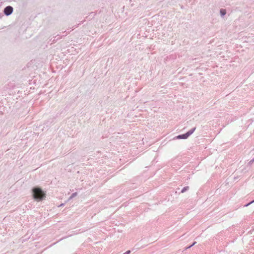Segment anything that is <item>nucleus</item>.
<instances>
[{"instance_id":"f257e3e1","label":"nucleus","mask_w":254,"mask_h":254,"mask_svg":"<svg viewBox=\"0 0 254 254\" xmlns=\"http://www.w3.org/2000/svg\"><path fill=\"white\" fill-rule=\"evenodd\" d=\"M33 193L34 199L38 201L42 200L45 197V194L39 188H34L33 189Z\"/></svg>"},{"instance_id":"f03ea898","label":"nucleus","mask_w":254,"mask_h":254,"mask_svg":"<svg viewBox=\"0 0 254 254\" xmlns=\"http://www.w3.org/2000/svg\"><path fill=\"white\" fill-rule=\"evenodd\" d=\"M13 10V9L12 6H7L4 8L3 12L5 15L8 16L12 13Z\"/></svg>"},{"instance_id":"7ed1b4c3","label":"nucleus","mask_w":254,"mask_h":254,"mask_svg":"<svg viewBox=\"0 0 254 254\" xmlns=\"http://www.w3.org/2000/svg\"><path fill=\"white\" fill-rule=\"evenodd\" d=\"M189 136L188 134L187 133V132H186V133H184L183 134H180V135L177 136L176 137V138L177 139H187Z\"/></svg>"},{"instance_id":"20e7f679","label":"nucleus","mask_w":254,"mask_h":254,"mask_svg":"<svg viewBox=\"0 0 254 254\" xmlns=\"http://www.w3.org/2000/svg\"><path fill=\"white\" fill-rule=\"evenodd\" d=\"M220 14L222 16H224L226 14V10L225 9H221L220 11Z\"/></svg>"},{"instance_id":"39448f33","label":"nucleus","mask_w":254,"mask_h":254,"mask_svg":"<svg viewBox=\"0 0 254 254\" xmlns=\"http://www.w3.org/2000/svg\"><path fill=\"white\" fill-rule=\"evenodd\" d=\"M195 129H196L195 127H193V128H191V129H190V130H189L187 132V133L188 134L189 136H190L191 134H192L193 133V132L195 131Z\"/></svg>"},{"instance_id":"423d86ee","label":"nucleus","mask_w":254,"mask_h":254,"mask_svg":"<svg viewBox=\"0 0 254 254\" xmlns=\"http://www.w3.org/2000/svg\"><path fill=\"white\" fill-rule=\"evenodd\" d=\"M189 189V186H186V187H184L182 189V190H181V192L182 193H184L186 191L188 190Z\"/></svg>"},{"instance_id":"0eeeda50","label":"nucleus","mask_w":254,"mask_h":254,"mask_svg":"<svg viewBox=\"0 0 254 254\" xmlns=\"http://www.w3.org/2000/svg\"><path fill=\"white\" fill-rule=\"evenodd\" d=\"M77 193L76 192L73 193L71 195V196L69 197V200H70V199H71L72 198H73L74 197L76 196L77 195Z\"/></svg>"},{"instance_id":"6e6552de","label":"nucleus","mask_w":254,"mask_h":254,"mask_svg":"<svg viewBox=\"0 0 254 254\" xmlns=\"http://www.w3.org/2000/svg\"><path fill=\"white\" fill-rule=\"evenodd\" d=\"M62 38V36H61V35H58L57 36H56L55 37V38H56V39H54V40H53V42H55V41H56L58 40L59 39H61Z\"/></svg>"},{"instance_id":"1a4fd4ad","label":"nucleus","mask_w":254,"mask_h":254,"mask_svg":"<svg viewBox=\"0 0 254 254\" xmlns=\"http://www.w3.org/2000/svg\"><path fill=\"white\" fill-rule=\"evenodd\" d=\"M254 202V199L253 200L250 201V202L245 204L244 206L247 207V206H249L250 204L253 203Z\"/></svg>"},{"instance_id":"9d476101","label":"nucleus","mask_w":254,"mask_h":254,"mask_svg":"<svg viewBox=\"0 0 254 254\" xmlns=\"http://www.w3.org/2000/svg\"><path fill=\"white\" fill-rule=\"evenodd\" d=\"M196 244V242H194L193 243V244L192 245H191L190 246H189L188 247H187V249H189L190 248H191L192 246H193V245H194L195 244Z\"/></svg>"},{"instance_id":"9b49d317","label":"nucleus","mask_w":254,"mask_h":254,"mask_svg":"<svg viewBox=\"0 0 254 254\" xmlns=\"http://www.w3.org/2000/svg\"><path fill=\"white\" fill-rule=\"evenodd\" d=\"M254 162V158H253L250 162H249V164H252V163H253Z\"/></svg>"},{"instance_id":"f8f14e48","label":"nucleus","mask_w":254,"mask_h":254,"mask_svg":"<svg viewBox=\"0 0 254 254\" xmlns=\"http://www.w3.org/2000/svg\"><path fill=\"white\" fill-rule=\"evenodd\" d=\"M130 253V251H127V252H126L125 253H124L123 254H129Z\"/></svg>"},{"instance_id":"ddd939ff","label":"nucleus","mask_w":254,"mask_h":254,"mask_svg":"<svg viewBox=\"0 0 254 254\" xmlns=\"http://www.w3.org/2000/svg\"><path fill=\"white\" fill-rule=\"evenodd\" d=\"M75 27H76V26H75L74 27H73V28H72L71 30H73Z\"/></svg>"},{"instance_id":"4468645a","label":"nucleus","mask_w":254,"mask_h":254,"mask_svg":"<svg viewBox=\"0 0 254 254\" xmlns=\"http://www.w3.org/2000/svg\"><path fill=\"white\" fill-rule=\"evenodd\" d=\"M63 205H64V204H61L59 206H63Z\"/></svg>"},{"instance_id":"2eb2a0df","label":"nucleus","mask_w":254,"mask_h":254,"mask_svg":"<svg viewBox=\"0 0 254 254\" xmlns=\"http://www.w3.org/2000/svg\"><path fill=\"white\" fill-rule=\"evenodd\" d=\"M68 32H66L65 33V34L64 35V36H65L67 34Z\"/></svg>"}]
</instances>
